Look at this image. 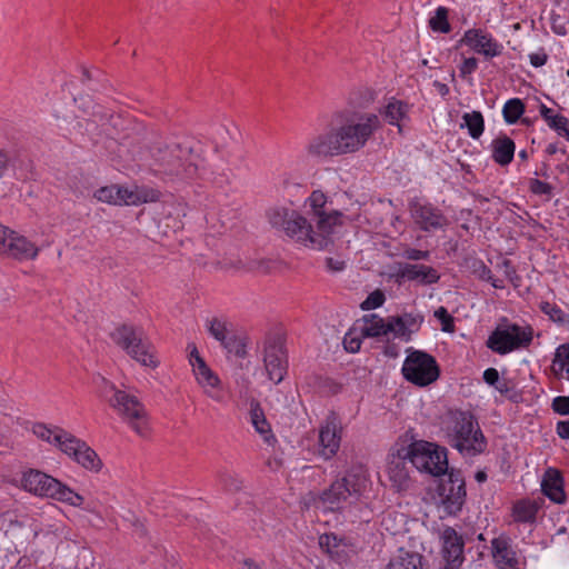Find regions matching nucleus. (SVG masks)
I'll return each instance as SVG.
<instances>
[{
  "label": "nucleus",
  "instance_id": "nucleus-1",
  "mask_svg": "<svg viewBox=\"0 0 569 569\" xmlns=\"http://www.w3.org/2000/svg\"><path fill=\"white\" fill-rule=\"evenodd\" d=\"M308 206L311 221L293 210L273 208L268 212L269 222L307 247L326 249L332 243L335 228L342 223V213L328 209L327 197L318 190L308 198Z\"/></svg>",
  "mask_w": 569,
  "mask_h": 569
},
{
  "label": "nucleus",
  "instance_id": "nucleus-2",
  "mask_svg": "<svg viewBox=\"0 0 569 569\" xmlns=\"http://www.w3.org/2000/svg\"><path fill=\"white\" fill-rule=\"evenodd\" d=\"M380 127L378 114L355 112L341 118L327 131L312 137L307 144V152L312 157L356 153L366 147Z\"/></svg>",
  "mask_w": 569,
  "mask_h": 569
},
{
  "label": "nucleus",
  "instance_id": "nucleus-3",
  "mask_svg": "<svg viewBox=\"0 0 569 569\" xmlns=\"http://www.w3.org/2000/svg\"><path fill=\"white\" fill-rule=\"evenodd\" d=\"M150 156L151 170L164 181H187L198 176L199 157L189 142L157 143Z\"/></svg>",
  "mask_w": 569,
  "mask_h": 569
},
{
  "label": "nucleus",
  "instance_id": "nucleus-4",
  "mask_svg": "<svg viewBox=\"0 0 569 569\" xmlns=\"http://www.w3.org/2000/svg\"><path fill=\"white\" fill-rule=\"evenodd\" d=\"M449 443L460 453L473 457L487 442L475 417L468 411H451L446 427Z\"/></svg>",
  "mask_w": 569,
  "mask_h": 569
},
{
  "label": "nucleus",
  "instance_id": "nucleus-5",
  "mask_svg": "<svg viewBox=\"0 0 569 569\" xmlns=\"http://www.w3.org/2000/svg\"><path fill=\"white\" fill-rule=\"evenodd\" d=\"M110 396L106 395L109 406L118 416L140 437H147L150 432L149 416L143 403L137 396L118 389L114 385L108 383Z\"/></svg>",
  "mask_w": 569,
  "mask_h": 569
},
{
  "label": "nucleus",
  "instance_id": "nucleus-6",
  "mask_svg": "<svg viewBox=\"0 0 569 569\" xmlns=\"http://www.w3.org/2000/svg\"><path fill=\"white\" fill-rule=\"evenodd\" d=\"M367 479L361 472L348 471L341 479L336 480L326 489L319 502L323 509L336 511L347 505L357 502L365 488Z\"/></svg>",
  "mask_w": 569,
  "mask_h": 569
},
{
  "label": "nucleus",
  "instance_id": "nucleus-7",
  "mask_svg": "<svg viewBox=\"0 0 569 569\" xmlns=\"http://www.w3.org/2000/svg\"><path fill=\"white\" fill-rule=\"evenodd\" d=\"M406 455L411 466L420 472L435 477L448 472L447 450L436 443L415 441L406 449Z\"/></svg>",
  "mask_w": 569,
  "mask_h": 569
},
{
  "label": "nucleus",
  "instance_id": "nucleus-8",
  "mask_svg": "<svg viewBox=\"0 0 569 569\" xmlns=\"http://www.w3.org/2000/svg\"><path fill=\"white\" fill-rule=\"evenodd\" d=\"M532 337L533 330L530 326L521 327L503 318L490 333L486 345L498 355H507L513 350L529 347Z\"/></svg>",
  "mask_w": 569,
  "mask_h": 569
},
{
  "label": "nucleus",
  "instance_id": "nucleus-9",
  "mask_svg": "<svg viewBox=\"0 0 569 569\" xmlns=\"http://www.w3.org/2000/svg\"><path fill=\"white\" fill-rule=\"evenodd\" d=\"M407 353L401 369L407 381L426 387L439 378L440 369L433 356L412 348H408Z\"/></svg>",
  "mask_w": 569,
  "mask_h": 569
},
{
  "label": "nucleus",
  "instance_id": "nucleus-10",
  "mask_svg": "<svg viewBox=\"0 0 569 569\" xmlns=\"http://www.w3.org/2000/svg\"><path fill=\"white\" fill-rule=\"evenodd\" d=\"M111 338L116 345L142 366L150 368L158 366L150 345L142 339L141 330L130 325H122L111 333Z\"/></svg>",
  "mask_w": 569,
  "mask_h": 569
},
{
  "label": "nucleus",
  "instance_id": "nucleus-11",
  "mask_svg": "<svg viewBox=\"0 0 569 569\" xmlns=\"http://www.w3.org/2000/svg\"><path fill=\"white\" fill-rule=\"evenodd\" d=\"M93 196L98 201L113 206H139L158 201L160 192L147 187L129 189L121 186H107L99 188Z\"/></svg>",
  "mask_w": 569,
  "mask_h": 569
},
{
  "label": "nucleus",
  "instance_id": "nucleus-12",
  "mask_svg": "<svg viewBox=\"0 0 569 569\" xmlns=\"http://www.w3.org/2000/svg\"><path fill=\"white\" fill-rule=\"evenodd\" d=\"M440 506L448 516L457 515L466 500L465 481L460 472L451 470L448 480L439 486Z\"/></svg>",
  "mask_w": 569,
  "mask_h": 569
},
{
  "label": "nucleus",
  "instance_id": "nucleus-13",
  "mask_svg": "<svg viewBox=\"0 0 569 569\" xmlns=\"http://www.w3.org/2000/svg\"><path fill=\"white\" fill-rule=\"evenodd\" d=\"M443 569H460L463 560L465 540L455 528L446 526L439 533Z\"/></svg>",
  "mask_w": 569,
  "mask_h": 569
},
{
  "label": "nucleus",
  "instance_id": "nucleus-14",
  "mask_svg": "<svg viewBox=\"0 0 569 569\" xmlns=\"http://www.w3.org/2000/svg\"><path fill=\"white\" fill-rule=\"evenodd\" d=\"M263 363L267 375L274 383H280L287 373V353L280 338H270L264 345Z\"/></svg>",
  "mask_w": 569,
  "mask_h": 569
},
{
  "label": "nucleus",
  "instance_id": "nucleus-15",
  "mask_svg": "<svg viewBox=\"0 0 569 569\" xmlns=\"http://www.w3.org/2000/svg\"><path fill=\"white\" fill-rule=\"evenodd\" d=\"M409 209L415 223L423 231L443 228L448 222L440 209L418 199L410 201Z\"/></svg>",
  "mask_w": 569,
  "mask_h": 569
},
{
  "label": "nucleus",
  "instance_id": "nucleus-16",
  "mask_svg": "<svg viewBox=\"0 0 569 569\" xmlns=\"http://www.w3.org/2000/svg\"><path fill=\"white\" fill-rule=\"evenodd\" d=\"M60 483L58 479L34 469L27 471L22 477V486L27 491L51 499H54Z\"/></svg>",
  "mask_w": 569,
  "mask_h": 569
},
{
  "label": "nucleus",
  "instance_id": "nucleus-17",
  "mask_svg": "<svg viewBox=\"0 0 569 569\" xmlns=\"http://www.w3.org/2000/svg\"><path fill=\"white\" fill-rule=\"evenodd\" d=\"M38 253L39 248L33 242L24 236L11 230L2 256L23 261L36 259Z\"/></svg>",
  "mask_w": 569,
  "mask_h": 569
},
{
  "label": "nucleus",
  "instance_id": "nucleus-18",
  "mask_svg": "<svg viewBox=\"0 0 569 569\" xmlns=\"http://www.w3.org/2000/svg\"><path fill=\"white\" fill-rule=\"evenodd\" d=\"M341 428L335 418L328 419L319 431V453L325 459L332 458L340 448Z\"/></svg>",
  "mask_w": 569,
  "mask_h": 569
},
{
  "label": "nucleus",
  "instance_id": "nucleus-19",
  "mask_svg": "<svg viewBox=\"0 0 569 569\" xmlns=\"http://www.w3.org/2000/svg\"><path fill=\"white\" fill-rule=\"evenodd\" d=\"M319 546L332 560L340 563L347 561L353 553L352 545L346 538L338 537L336 533L321 535Z\"/></svg>",
  "mask_w": 569,
  "mask_h": 569
},
{
  "label": "nucleus",
  "instance_id": "nucleus-20",
  "mask_svg": "<svg viewBox=\"0 0 569 569\" xmlns=\"http://www.w3.org/2000/svg\"><path fill=\"white\" fill-rule=\"evenodd\" d=\"M492 557L499 569H519V558L511 540L498 537L491 541Z\"/></svg>",
  "mask_w": 569,
  "mask_h": 569
},
{
  "label": "nucleus",
  "instance_id": "nucleus-21",
  "mask_svg": "<svg viewBox=\"0 0 569 569\" xmlns=\"http://www.w3.org/2000/svg\"><path fill=\"white\" fill-rule=\"evenodd\" d=\"M462 41L476 52L493 58L501 53V46L488 33L478 29L466 31Z\"/></svg>",
  "mask_w": 569,
  "mask_h": 569
},
{
  "label": "nucleus",
  "instance_id": "nucleus-22",
  "mask_svg": "<svg viewBox=\"0 0 569 569\" xmlns=\"http://www.w3.org/2000/svg\"><path fill=\"white\" fill-rule=\"evenodd\" d=\"M397 278L408 281H418L420 284L426 286L437 283L440 279V274L430 266L399 263Z\"/></svg>",
  "mask_w": 569,
  "mask_h": 569
},
{
  "label": "nucleus",
  "instance_id": "nucleus-23",
  "mask_svg": "<svg viewBox=\"0 0 569 569\" xmlns=\"http://www.w3.org/2000/svg\"><path fill=\"white\" fill-rule=\"evenodd\" d=\"M197 382L203 389L204 393L216 401H220L221 397L216 392L220 387L219 377L208 367L204 360H198V365L192 367Z\"/></svg>",
  "mask_w": 569,
  "mask_h": 569
},
{
  "label": "nucleus",
  "instance_id": "nucleus-24",
  "mask_svg": "<svg viewBox=\"0 0 569 569\" xmlns=\"http://www.w3.org/2000/svg\"><path fill=\"white\" fill-rule=\"evenodd\" d=\"M365 325L361 328V335L367 338L395 337L392 316L383 319L376 313L363 316Z\"/></svg>",
  "mask_w": 569,
  "mask_h": 569
},
{
  "label": "nucleus",
  "instance_id": "nucleus-25",
  "mask_svg": "<svg viewBox=\"0 0 569 569\" xmlns=\"http://www.w3.org/2000/svg\"><path fill=\"white\" fill-rule=\"evenodd\" d=\"M541 489L551 501L556 503L565 502L563 478L557 469L549 468L546 470L541 481Z\"/></svg>",
  "mask_w": 569,
  "mask_h": 569
},
{
  "label": "nucleus",
  "instance_id": "nucleus-26",
  "mask_svg": "<svg viewBox=\"0 0 569 569\" xmlns=\"http://www.w3.org/2000/svg\"><path fill=\"white\" fill-rule=\"evenodd\" d=\"M408 463L410 462L405 448L399 450L397 456L392 455L388 461L389 478L399 488L403 487L409 479Z\"/></svg>",
  "mask_w": 569,
  "mask_h": 569
},
{
  "label": "nucleus",
  "instance_id": "nucleus-27",
  "mask_svg": "<svg viewBox=\"0 0 569 569\" xmlns=\"http://www.w3.org/2000/svg\"><path fill=\"white\" fill-rule=\"evenodd\" d=\"M515 142L507 136H500L491 142L492 159L500 166L509 164L515 156Z\"/></svg>",
  "mask_w": 569,
  "mask_h": 569
},
{
  "label": "nucleus",
  "instance_id": "nucleus-28",
  "mask_svg": "<svg viewBox=\"0 0 569 569\" xmlns=\"http://www.w3.org/2000/svg\"><path fill=\"white\" fill-rule=\"evenodd\" d=\"M422 319L418 320L417 317L405 313L402 316H392V325L395 328V338L409 341L415 330H418Z\"/></svg>",
  "mask_w": 569,
  "mask_h": 569
},
{
  "label": "nucleus",
  "instance_id": "nucleus-29",
  "mask_svg": "<svg viewBox=\"0 0 569 569\" xmlns=\"http://www.w3.org/2000/svg\"><path fill=\"white\" fill-rule=\"evenodd\" d=\"M81 447L73 460L87 470L99 472L102 468V461L97 452L86 442H83Z\"/></svg>",
  "mask_w": 569,
  "mask_h": 569
},
{
  "label": "nucleus",
  "instance_id": "nucleus-30",
  "mask_svg": "<svg viewBox=\"0 0 569 569\" xmlns=\"http://www.w3.org/2000/svg\"><path fill=\"white\" fill-rule=\"evenodd\" d=\"M409 106L402 101L393 100L389 102L381 111L383 118L392 126H397L401 131L400 121L407 118Z\"/></svg>",
  "mask_w": 569,
  "mask_h": 569
},
{
  "label": "nucleus",
  "instance_id": "nucleus-31",
  "mask_svg": "<svg viewBox=\"0 0 569 569\" xmlns=\"http://www.w3.org/2000/svg\"><path fill=\"white\" fill-rule=\"evenodd\" d=\"M53 440L57 442L56 447L72 459L76 457L79 449L82 448L81 446L84 442L66 430L58 431Z\"/></svg>",
  "mask_w": 569,
  "mask_h": 569
},
{
  "label": "nucleus",
  "instance_id": "nucleus-32",
  "mask_svg": "<svg viewBox=\"0 0 569 569\" xmlns=\"http://www.w3.org/2000/svg\"><path fill=\"white\" fill-rule=\"evenodd\" d=\"M386 569H426L423 557L416 552H406L390 560Z\"/></svg>",
  "mask_w": 569,
  "mask_h": 569
},
{
  "label": "nucleus",
  "instance_id": "nucleus-33",
  "mask_svg": "<svg viewBox=\"0 0 569 569\" xmlns=\"http://www.w3.org/2000/svg\"><path fill=\"white\" fill-rule=\"evenodd\" d=\"M462 120L461 128L466 127L471 138L478 139L481 137L485 130V119L480 111L466 112Z\"/></svg>",
  "mask_w": 569,
  "mask_h": 569
},
{
  "label": "nucleus",
  "instance_id": "nucleus-34",
  "mask_svg": "<svg viewBox=\"0 0 569 569\" xmlns=\"http://www.w3.org/2000/svg\"><path fill=\"white\" fill-rule=\"evenodd\" d=\"M180 216H186L184 208L181 206L174 207L173 211H170L161 221L160 227L163 236H168L171 232H177L183 228V221Z\"/></svg>",
  "mask_w": 569,
  "mask_h": 569
},
{
  "label": "nucleus",
  "instance_id": "nucleus-35",
  "mask_svg": "<svg viewBox=\"0 0 569 569\" xmlns=\"http://www.w3.org/2000/svg\"><path fill=\"white\" fill-rule=\"evenodd\" d=\"M250 419L256 431L261 435H266L270 431V425L266 419L263 409L260 403L252 399L250 402Z\"/></svg>",
  "mask_w": 569,
  "mask_h": 569
},
{
  "label": "nucleus",
  "instance_id": "nucleus-36",
  "mask_svg": "<svg viewBox=\"0 0 569 569\" xmlns=\"http://www.w3.org/2000/svg\"><path fill=\"white\" fill-rule=\"evenodd\" d=\"M525 112V104L523 102L518 99L513 98L508 100L502 109L503 119L507 123L512 124L516 123L522 113Z\"/></svg>",
  "mask_w": 569,
  "mask_h": 569
},
{
  "label": "nucleus",
  "instance_id": "nucleus-37",
  "mask_svg": "<svg viewBox=\"0 0 569 569\" xmlns=\"http://www.w3.org/2000/svg\"><path fill=\"white\" fill-rule=\"evenodd\" d=\"M537 507L529 501H519L513 507V517L519 522H531L536 519Z\"/></svg>",
  "mask_w": 569,
  "mask_h": 569
},
{
  "label": "nucleus",
  "instance_id": "nucleus-38",
  "mask_svg": "<svg viewBox=\"0 0 569 569\" xmlns=\"http://www.w3.org/2000/svg\"><path fill=\"white\" fill-rule=\"evenodd\" d=\"M540 310L553 322L561 326H569V315L566 313L559 306L548 301H542L540 303Z\"/></svg>",
  "mask_w": 569,
  "mask_h": 569
},
{
  "label": "nucleus",
  "instance_id": "nucleus-39",
  "mask_svg": "<svg viewBox=\"0 0 569 569\" xmlns=\"http://www.w3.org/2000/svg\"><path fill=\"white\" fill-rule=\"evenodd\" d=\"M54 499L61 502L69 503L70 506L73 507H80L84 501V498L81 495L74 492L71 488H69L62 482L60 483V488L57 491Z\"/></svg>",
  "mask_w": 569,
  "mask_h": 569
},
{
  "label": "nucleus",
  "instance_id": "nucleus-40",
  "mask_svg": "<svg viewBox=\"0 0 569 569\" xmlns=\"http://www.w3.org/2000/svg\"><path fill=\"white\" fill-rule=\"evenodd\" d=\"M429 27L437 32H449L448 9L445 7L437 8L435 16L429 20Z\"/></svg>",
  "mask_w": 569,
  "mask_h": 569
},
{
  "label": "nucleus",
  "instance_id": "nucleus-41",
  "mask_svg": "<svg viewBox=\"0 0 569 569\" xmlns=\"http://www.w3.org/2000/svg\"><path fill=\"white\" fill-rule=\"evenodd\" d=\"M219 478L227 491L238 492L243 489V479L236 472L224 471L219 475Z\"/></svg>",
  "mask_w": 569,
  "mask_h": 569
},
{
  "label": "nucleus",
  "instance_id": "nucleus-42",
  "mask_svg": "<svg viewBox=\"0 0 569 569\" xmlns=\"http://www.w3.org/2000/svg\"><path fill=\"white\" fill-rule=\"evenodd\" d=\"M221 346L229 352L233 353L238 358H244L247 355L246 343L242 338L236 335H230Z\"/></svg>",
  "mask_w": 569,
  "mask_h": 569
},
{
  "label": "nucleus",
  "instance_id": "nucleus-43",
  "mask_svg": "<svg viewBox=\"0 0 569 569\" xmlns=\"http://www.w3.org/2000/svg\"><path fill=\"white\" fill-rule=\"evenodd\" d=\"M64 429L60 427H48L44 423H34L32 427V432L41 440L49 442L50 445L57 446V442L53 438L57 436L58 431H63Z\"/></svg>",
  "mask_w": 569,
  "mask_h": 569
},
{
  "label": "nucleus",
  "instance_id": "nucleus-44",
  "mask_svg": "<svg viewBox=\"0 0 569 569\" xmlns=\"http://www.w3.org/2000/svg\"><path fill=\"white\" fill-rule=\"evenodd\" d=\"M209 333L220 343L231 335L227 328V323L218 318H213L208 322Z\"/></svg>",
  "mask_w": 569,
  "mask_h": 569
},
{
  "label": "nucleus",
  "instance_id": "nucleus-45",
  "mask_svg": "<svg viewBox=\"0 0 569 569\" xmlns=\"http://www.w3.org/2000/svg\"><path fill=\"white\" fill-rule=\"evenodd\" d=\"M553 367H558L560 371H565L566 378L569 380V345H561L557 348Z\"/></svg>",
  "mask_w": 569,
  "mask_h": 569
},
{
  "label": "nucleus",
  "instance_id": "nucleus-46",
  "mask_svg": "<svg viewBox=\"0 0 569 569\" xmlns=\"http://www.w3.org/2000/svg\"><path fill=\"white\" fill-rule=\"evenodd\" d=\"M547 124L550 129L556 131L558 136L569 141V119L567 117L557 113Z\"/></svg>",
  "mask_w": 569,
  "mask_h": 569
},
{
  "label": "nucleus",
  "instance_id": "nucleus-47",
  "mask_svg": "<svg viewBox=\"0 0 569 569\" xmlns=\"http://www.w3.org/2000/svg\"><path fill=\"white\" fill-rule=\"evenodd\" d=\"M385 300H386L385 293L381 290L377 289L373 292H371L366 298V300H363L361 302L360 308L362 310L376 309V308L381 307L383 305Z\"/></svg>",
  "mask_w": 569,
  "mask_h": 569
},
{
  "label": "nucleus",
  "instance_id": "nucleus-48",
  "mask_svg": "<svg viewBox=\"0 0 569 569\" xmlns=\"http://www.w3.org/2000/svg\"><path fill=\"white\" fill-rule=\"evenodd\" d=\"M476 272H477L479 279L490 282L493 288H496V289L505 288L503 281L500 279H496L493 277L491 270L483 262H479V267H478V269H476Z\"/></svg>",
  "mask_w": 569,
  "mask_h": 569
},
{
  "label": "nucleus",
  "instance_id": "nucleus-49",
  "mask_svg": "<svg viewBox=\"0 0 569 569\" xmlns=\"http://www.w3.org/2000/svg\"><path fill=\"white\" fill-rule=\"evenodd\" d=\"M435 317L441 322L442 331L445 332H453L455 323L452 316L447 311L445 307H439L435 311Z\"/></svg>",
  "mask_w": 569,
  "mask_h": 569
},
{
  "label": "nucleus",
  "instance_id": "nucleus-50",
  "mask_svg": "<svg viewBox=\"0 0 569 569\" xmlns=\"http://www.w3.org/2000/svg\"><path fill=\"white\" fill-rule=\"evenodd\" d=\"M529 189L535 194L547 196L548 199L551 197L553 190L551 184L543 182L539 179H530Z\"/></svg>",
  "mask_w": 569,
  "mask_h": 569
},
{
  "label": "nucleus",
  "instance_id": "nucleus-51",
  "mask_svg": "<svg viewBox=\"0 0 569 569\" xmlns=\"http://www.w3.org/2000/svg\"><path fill=\"white\" fill-rule=\"evenodd\" d=\"M552 410L561 416L569 415V396H558L553 398L551 403Z\"/></svg>",
  "mask_w": 569,
  "mask_h": 569
},
{
  "label": "nucleus",
  "instance_id": "nucleus-52",
  "mask_svg": "<svg viewBox=\"0 0 569 569\" xmlns=\"http://www.w3.org/2000/svg\"><path fill=\"white\" fill-rule=\"evenodd\" d=\"M402 257L408 260H413V261L428 260L430 257V252L428 250L407 248L403 250Z\"/></svg>",
  "mask_w": 569,
  "mask_h": 569
},
{
  "label": "nucleus",
  "instance_id": "nucleus-53",
  "mask_svg": "<svg viewBox=\"0 0 569 569\" xmlns=\"http://www.w3.org/2000/svg\"><path fill=\"white\" fill-rule=\"evenodd\" d=\"M345 349L349 352H357L360 350L361 340L357 337H352L351 333H348L343 339Z\"/></svg>",
  "mask_w": 569,
  "mask_h": 569
},
{
  "label": "nucleus",
  "instance_id": "nucleus-54",
  "mask_svg": "<svg viewBox=\"0 0 569 569\" xmlns=\"http://www.w3.org/2000/svg\"><path fill=\"white\" fill-rule=\"evenodd\" d=\"M478 67V61L476 58H467L463 60L461 67H460V73L462 77H466L467 74H471L476 71Z\"/></svg>",
  "mask_w": 569,
  "mask_h": 569
},
{
  "label": "nucleus",
  "instance_id": "nucleus-55",
  "mask_svg": "<svg viewBox=\"0 0 569 569\" xmlns=\"http://www.w3.org/2000/svg\"><path fill=\"white\" fill-rule=\"evenodd\" d=\"M529 60L533 67L539 68L546 64L548 60V54L541 49L538 52L530 53Z\"/></svg>",
  "mask_w": 569,
  "mask_h": 569
},
{
  "label": "nucleus",
  "instance_id": "nucleus-56",
  "mask_svg": "<svg viewBox=\"0 0 569 569\" xmlns=\"http://www.w3.org/2000/svg\"><path fill=\"white\" fill-rule=\"evenodd\" d=\"M499 372L497 369L495 368H488L485 370L483 372V380L486 383H488L489 386H496L497 383H499Z\"/></svg>",
  "mask_w": 569,
  "mask_h": 569
},
{
  "label": "nucleus",
  "instance_id": "nucleus-57",
  "mask_svg": "<svg viewBox=\"0 0 569 569\" xmlns=\"http://www.w3.org/2000/svg\"><path fill=\"white\" fill-rule=\"evenodd\" d=\"M9 171V158L6 153L0 152V190L3 188V179Z\"/></svg>",
  "mask_w": 569,
  "mask_h": 569
},
{
  "label": "nucleus",
  "instance_id": "nucleus-58",
  "mask_svg": "<svg viewBox=\"0 0 569 569\" xmlns=\"http://www.w3.org/2000/svg\"><path fill=\"white\" fill-rule=\"evenodd\" d=\"M229 138L230 132L227 127L220 126L219 128H217L216 140H219L217 141V144L220 143L221 146H226L228 143Z\"/></svg>",
  "mask_w": 569,
  "mask_h": 569
},
{
  "label": "nucleus",
  "instance_id": "nucleus-59",
  "mask_svg": "<svg viewBox=\"0 0 569 569\" xmlns=\"http://www.w3.org/2000/svg\"><path fill=\"white\" fill-rule=\"evenodd\" d=\"M188 350H189V363L191 367L198 365V360H204L198 349H197V346L194 343H189L188 345Z\"/></svg>",
  "mask_w": 569,
  "mask_h": 569
},
{
  "label": "nucleus",
  "instance_id": "nucleus-60",
  "mask_svg": "<svg viewBox=\"0 0 569 569\" xmlns=\"http://www.w3.org/2000/svg\"><path fill=\"white\" fill-rule=\"evenodd\" d=\"M10 231L8 227L0 224V256H2V252L7 244V239L10 237Z\"/></svg>",
  "mask_w": 569,
  "mask_h": 569
},
{
  "label": "nucleus",
  "instance_id": "nucleus-61",
  "mask_svg": "<svg viewBox=\"0 0 569 569\" xmlns=\"http://www.w3.org/2000/svg\"><path fill=\"white\" fill-rule=\"evenodd\" d=\"M326 263H327V267L332 270V271H342L346 267V263L345 261L342 260H337V259H333V258H327L326 259Z\"/></svg>",
  "mask_w": 569,
  "mask_h": 569
},
{
  "label": "nucleus",
  "instance_id": "nucleus-62",
  "mask_svg": "<svg viewBox=\"0 0 569 569\" xmlns=\"http://www.w3.org/2000/svg\"><path fill=\"white\" fill-rule=\"evenodd\" d=\"M243 569H266L263 562L256 561L252 558H244L241 560Z\"/></svg>",
  "mask_w": 569,
  "mask_h": 569
},
{
  "label": "nucleus",
  "instance_id": "nucleus-63",
  "mask_svg": "<svg viewBox=\"0 0 569 569\" xmlns=\"http://www.w3.org/2000/svg\"><path fill=\"white\" fill-rule=\"evenodd\" d=\"M557 433L562 439H569V420L559 421L557 423Z\"/></svg>",
  "mask_w": 569,
  "mask_h": 569
},
{
  "label": "nucleus",
  "instance_id": "nucleus-64",
  "mask_svg": "<svg viewBox=\"0 0 569 569\" xmlns=\"http://www.w3.org/2000/svg\"><path fill=\"white\" fill-rule=\"evenodd\" d=\"M540 116L548 123L552 120V118L557 114L551 108H548L546 104H541L539 108Z\"/></svg>",
  "mask_w": 569,
  "mask_h": 569
}]
</instances>
